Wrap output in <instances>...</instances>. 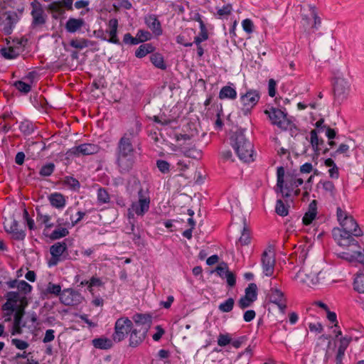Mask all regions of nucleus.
Segmentation results:
<instances>
[{
  "instance_id": "obj_1",
  "label": "nucleus",
  "mask_w": 364,
  "mask_h": 364,
  "mask_svg": "<svg viewBox=\"0 0 364 364\" xmlns=\"http://www.w3.org/2000/svg\"><path fill=\"white\" fill-rule=\"evenodd\" d=\"M337 220L341 228H335L332 235L338 245L341 247H356L358 241L354 237L363 235V231L352 215L338 207L336 209Z\"/></svg>"
},
{
  "instance_id": "obj_2",
  "label": "nucleus",
  "mask_w": 364,
  "mask_h": 364,
  "mask_svg": "<svg viewBox=\"0 0 364 364\" xmlns=\"http://www.w3.org/2000/svg\"><path fill=\"white\" fill-rule=\"evenodd\" d=\"M17 291H8L5 295L6 302L2 306L4 317L7 318H23L25 309L28 306L26 294L32 290V287L24 280H19Z\"/></svg>"
},
{
  "instance_id": "obj_3",
  "label": "nucleus",
  "mask_w": 364,
  "mask_h": 364,
  "mask_svg": "<svg viewBox=\"0 0 364 364\" xmlns=\"http://www.w3.org/2000/svg\"><path fill=\"white\" fill-rule=\"evenodd\" d=\"M136 198L128 208L129 219H133L135 215L143 217L150 208L151 198L147 186L139 183L136 184Z\"/></svg>"
},
{
  "instance_id": "obj_4",
  "label": "nucleus",
  "mask_w": 364,
  "mask_h": 364,
  "mask_svg": "<svg viewBox=\"0 0 364 364\" xmlns=\"http://www.w3.org/2000/svg\"><path fill=\"white\" fill-rule=\"evenodd\" d=\"M231 145L241 161H253V145L245 137L243 130L235 132L230 138Z\"/></svg>"
},
{
  "instance_id": "obj_5",
  "label": "nucleus",
  "mask_w": 364,
  "mask_h": 364,
  "mask_svg": "<svg viewBox=\"0 0 364 364\" xmlns=\"http://www.w3.org/2000/svg\"><path fill=\"white\" fill-rule=\"evenodd\" d=\"M269 298V312L270 313L271 311H272L276 312V314H272V316L283 317L287 309L286 299L284 293L277 289H271Z\"/></svg>"
},
{
  "instance_id": "obj_6",
  "label": "nucleus",
  "mask_w": 364,
  "mask_h": 364,
  "mask_svg": "<svg viewBox=\"0 0 364 364\" xmlns=\"http://www.w3.org/2000/svg\"><path fill=\"white\" fill-rule=\"evenodd\" d=\"M312 268L313 267L309 266L302 267L296 274L295 277L296 279L309 287L318 284L322 272L318 271V268H316L314 270H313Z\"/></svg>"
},
{
  "instance_id": "obj_7",
  "label": "nucleus",
  "mask_w": 364,
  "mask_h": 364,
  "mask_svg": "<svg viewBox=\"0 0 364 364\" xmlns=\"http://www.w3.org/2000/svg\"><path fill=\"white\" fill-rule=\"evenodd\" d=\"M268 116L271 122L274 125H277L282 129H287L290 124V121L287 119V113L278 108L270 107L264 111Z\"/></svg>"
},
{
  "instance_id": "obj_8",
  "label": "nucleus",
  "mask_w": 364,
  "mask_h": 364,
  "mask_svg": "<svg viewBox=\"0 0 364 364\" xmlns=\"http://www.w3.org/2000/svg\"><path fill=\"white\" fill-rule=\"evenodd\" d=\"M48 10L51 12L53 18L58 19L63 17L65 11H73V0H60L53 1L48 6Z\"/></svg>"
},
{
  "instance_id": "obj_9",
  "label": "nucleus",
  "mask_w": 364,
  "mask_h": 364,
  "mask_svg": "<svg viewBox=\"0 0 364 364\" xmlns=\"http://www.w3.org/2000/svg\"><path fill=\"white\" fill-rule=\"evenodd\" d=\"M350 92L348 82L343 77H336L333 83V93L335 100L339 102L346 100Z\"/></svg>"
},
{
  "instance_id": "obj_10",
  "label": "nucleus",
  "mask_w": 364,
  "mask_h": 364,
  "mask_svg": "<svg viewBox=\"0 0 364 364\" xmlns=\"http://www.w3.org/2000/svg\"><path fill=\"white\" fill-rule=\"evenodd\" d=\"M17 22V15L14 11H6L0 14V31L5 35L12 33Z\"/></svg>"
},
{
  "instance_id": "obj_11",
  "label": "nucleus",
  "mask_w": 364,
  "mask_h": 364,
  "mask_svg": "<svg viewBox=\"0 0 364 364\" xmlns=\"http://www.w3.org/2000/svg\"><path fill=\"white\" fill-rule=\"evenodd\" d=\"M4 228L13 240H23L26 237L25 231L18 228V223L14 218L9 220L6 219L4 222Z\"/></svg>"
},
{
  "instance_id": "obj_12",
  "label": "nucleus",
  "mask_w": 364,
  "mask_h": 364,
  "mask_svg": "<svg viewBox=\"0 0 364 364\" xmlns=\"http://www.w3.org/2000/svg\"><path fill=\"white\" fill-rule=\"evenodd\" d=\"M60 301L67 306H75L80 304L83 297L80 293L72 289H65L60 294Z\"/></svg>"
},
{
  "instance_id": "obj_13",
  "label": "nucleus",
  "mask_w": 364,
  "mask_h": 364,
  "mask_svg": "<svg viewBox=\"0 0 364 364\" xmlns=\"http://www.w3.org/2000/svg\"><path fill=\"white\" fill-rule=\"evenodd\" d=\"M23 42L25 41L23 39L14 41L13 45L0 50L1 54L6 59L11 60L16 58L23 50Z\"/></svg>"
},
{
  "instance_id": "obj_14",
  "label": "nucleus",
  "mask_w": 364,
  "mask_h": 364,
  "mask_svg": "<svg viewBox=\"0 0 364 364\" xmlns=\"http://www.w3.org/2000/svg\"><path fill=\"white\" fill-rule=\"evenodd\" d=\"M132 320H117L113 340L117 342L122 341L125 336L132 331Z\"/></svg>"
},
{
  "instance_id": "obj_15",
  "label": "nucleus",
  "mask_w": 364,
  "mask_h": 364,
  "mask_svg": "<svg viewBox=\"0 0 364 364\" xmlns=\"http://www.w3.org/2000/svg\"><path fill=\"white\" fill-rule=\"evenodd\" d=\"M115 156L116 165L119 172L122 174L129 173L134 166L136 156L120 155Z\"/></svg>"
},
{
  "instance_id": "obj_16",
  "label": "nucleus",
  "mask_w": 364,
  "mask_h": 364,
  "mask_svg": "<svg viewBox=\"0 0 364 364\" xmlns=\"http://www.w3.org/2000/svg\"><path fill=\"white\" fill-rule=\"evenodd\" d=\"M262 264L263 272L267 277L272 276L274 272L275 258L274 253L272 250L264 251L262 255Z\"/></svg>"
},
{
  "instance_id": "obj_17",
  "label": "nucleus",
  "mask_w": 364,
  "mask_h": 364,
  "mask_svg": "<svg viewBox=\"0 0 364 364\" xmlns=\"http://www.w3.org/2000/svg\"><path fill=\"white\" fill-rule=\"evenodd\" d=\"M31 16L33 17L32 24L34 26H41L46 23V16L44 13L42 5L37 1L31 2Z\"/></svg>"
},
{
  "instance_id": "obj_18",
  "label": "nucleus",
  "mask_w": 364,
  "mask_h": 364,
  "mask_svg": "<svg viewBox=\"0 0 364 364\" xmlns=\"http://www.w3.org/2000/svg\"><path fill=\"white\" fill-rule=\"evenodd\" d=\"M100 150V147L95 144H82L71 148L69 152L77 156L92 155L97 154Z\"/></svg>"
},
{
  "instance_id": "obj_19",
  "label": "nucleus",
  "mask_w": 364,
  "mask_h": 364,
  "mask_svg": "<svg viewBox=\"0 0 364 364\" xmlns=\"http://www.w3.org/2000/svg\"><path fill=\"white\" fill-rule=\"evenodd\" d=\"M115 155L135 156V149L127 137H121L117 143Z\"/></svg>"
},
{
  "instance_id": "obj_20",
  "label": "nucleus",
  "mask_w": 364,
  "mask_h": 364,
  "mask_svg": "<svg viewBox=\"0 0 364 364\" xmlns=\"http://www.w3.org/2000/svg\"><path fill=\"white\" fill-rule=\"evenodd\" d=\"M260 95L258 91L250 90L240 97L242 105L247 109H252L259 102Z\"/></svg>"
},
{
  "instance_id": "obj_21",
  "label": "nucleus",
  "mask_w": 364,
  "mask_h": 364,
  "mask_svg": "<svg viewBox=\"0 0 364 364\" xmlns=\"http://www.w3.org/2000/svg\"><path fill=\"white\" fill-rule=\"evenodd\" d=\"M144 23L146 26L156 36L162 34L161 25L155 14H147L144 17Z\"/></svg>"
},
{
  "instance_id": "obj_22",
  "label": "nucleus",
  "mask_w": 364,
  "mask_h": 364,
  "mask_svg": "<svg viewBox=\"0 0 364 364\" xmlns=\"http://www.w3.org/2000/svg\"><path fill=\"white\" fill-rule=\"evenodd\" d=\"M118 25V20L117 18H112L108 22V29L106 31L110 37L107 41L117 45L120 44V41L117 37ZM101 38L102 40L107 41L106 38Z\"/></svg>"
},
{
  "instance_id": "obj_23",
  "label": "nucleus",
  "mask_w": 364,
  "mask_h": 364,
  "mask_svg": "<svg viewBox=\"0 0 364 364\" xmlns=\"http://www.w3.org/2000/svg\"><path fill=\"white\" fill-rule=\"evenodd\" d=\"M326 127L327 126H323L322 127L316 128L315 129H312L310 132L311 144L316 154H319V151L321 150L320 146L323 144V140L318 139V134L326 131Z\"/></svg>"
},
{
  "instance_id": "obj_24",
  "label": "nucleus",
  "mask_w": 364,
  "mask_h": 364,
  "mask_svg": "<svg viewBox=\"0 0 364 364\" xmlns=\"http://www.w3.org/2000/svg\"><path fill=\"white\" fill-rule=\"evenodd\" d=\"M179 149L181 152L186 157L193 159H200L202 157V151L197 149L195 145L188 146L181 144Z\"/></svg>"
},
{
  "instance_id": "obj_25",
  "label": "nucleus",
  "mask_w": 364,
  "mask_h": 364,
  "mask_svg": "<svg viewBox=\"0 0 364 364\" xmlns=\"http://www.w3.org/2000/svg\"><path fill=\"white\" fill-rule=\"evenodd\" d=\"M130 338H129V345L132 347L138 346L144 339L145 335L146 333V329L143 330H136L134 329L131 331Z\"/></svg>"
},
{
  "instance_id": "obj_26",
  "label": "nucleus",
  "mask_w": 364,
  "mask_h": 364,
  "mask_svg": "<svg viewBox=\"0 0 364 364\" xmlns=\"http://www.w3.org/2000/svg\"><path fill=\"white\" fill-rule=\"evenodd\" d=\"M85 24L82 18H70L65 26V30L70 33H74L80 30Z\"/></svg>"
},
{
  "instance_id": "obj_27",
  "label": "nucleus",
  "mask_w": 364,
  "mask_h": 364,
  "mask_svg": "<svg viewBox=\"0 0 364 364\" xmlns=\"http://www.w3.org/2000/svg\"><path fill=\"white\" fill-rule=\"evenodd\" d=\"M48 200L50 205L57 209H63L66 204L64 196L60 193H53L49 195Z\"/></svg>"
},
{
  "instance_id": "obj_28",
  "label": "nucleus",
  "mask_w": 364,
  "mask_h": 364,
  "mask_svg": "<svg viewBox=\"0 0 364 364\" xmlns=\"http://www.w3.org/2000/svg\"><path fill=\"white\" fill-rule=\"evenodd\" d=\"M67 250V245L65 242H56L50 247V253L53 257H59L66 259L67 256L65 252Z\"/></svg>"
},
{
  "instance_id": "obj_29",
  "label": "nucleus",
  "mask_w": 364,
  "mask_h": 364,
  "mask_svg": "<svg viewBox=\"0 0 364 364\" xmlns=\"http://www.w3.org/2000/svg\"><path fill=\"white\" fill-rule=\"evenodd\" d=\"M331 344V341H330L329 338L325 336H321L316 342V350L317 352L326 351V360H328L330 356L328 353V349L329 348Z\"/></svg>"
},
{
  "instance_id": "obj_30",
  "label": "nucleus",
  "mask_w": 364,
  "mask_h": 364,
  "mask_svg": "<svg viewBox=\"0 0 364 364\" xmlns=\"http://www.w3.org/2000/svg\"><path fill=\"white\" fill-rule=\"evenodd\" d=\"M309 247L306 245H299L296 250L294 252L296 262L299 264L306 266L305 261L308 255Z\"/></svg>"
},
{
  "instance_id": "obj_31",
  "label": "nucleus",
  "mask_w": 364,
  "mask_h": 364,
  "mask_svg": "<svg viewBox=\"0 0 364 364\" xmlns=\"http://www.w3.org/2000/svg\"><path fill=\"white\" fill-rule=\"evenodd\" d=\"M36 220L45 225L47 229H50L54 226V224L50 223L51 217L47 213H44L43 210L39 208H36Z\"/></svg>"
},
{
  "instance_id": "obj_32",
  "label": "nucleus",
  "mask_w": 364,
  "mask_h": 364,
  "mask_svg": "<svg viewBox=\"0 0 364 364\" xmlns=\"http://www.w3.org/2000/svg\"><path fill=\"white\" fill-rule=\"evenodd\" d=\"M236 97L237 92L235 89L228 85L223 87L219 92V98L220 100H235Z\"/></svg>"
},
{
  "instance_id": "obj_33",
  "label": "nucleus",
  "mask_w": 364,
  "mask_h": 364,
  "mask_svg": "<svg viewBox=\"0 0 364 364\" xmlns=\"http://www.w3.org/2000/svg\"><path fill=\"white\" fill-rule=\"evenodd\" d=\"M316 201L313 200L309 205V210L307 213H305L303 217V223L304 225H309L313 220L316 218Z\"/></svg>"
},
{
  "instance_id": "obj_34",
  "label": "nucleus",
  "mask_w": 364,
  "mask_h": 364,
  "mask_svg": "<svg viewBox=\"0 0 364 364\" xmlns=\"http://www.w3.org/2000/svg\"><path fill=\"white\" fill-rule=\"evenodd\" d=\"M353 285L355 291L364 294V269L355 274Z\"/></svg>"
},
{
  "instance_id": "obj_35",
  "label": "nucleus",
  "mask_w": 364,
  "mask_h": 364,
  "mask_svg": "<svg viewBox=\"0 0 364 364\" xmlns=\"http://www.w3.org/2000/svg\"><path fill=\"white\" fill-rule=\"evenodd\" d=\"M350 250L351 255L350 259H354L363 264H364V248L360 250V248L357 245L356 247H350Z\"/></svg>"
},
{
  "instance_id": "obj_36",
  "label": "nucleus",
  "mask_w": 364,
  "mask_h": 364,
  "mask_svg": "<svg viewBox=\"0 0 364 364\" xmlns=\"http://www.w3.org/2000/svg\"><path fill=\"white\" fill-rule=\"evenodd\" d=\"M303 179L300 178H296L293 175H287L286 188L288 191H293L294 188L299 187L303 183Z\"/></svg>"
},
{
  "instance_id": "obj_37",
  "label": "nucleus",
  "mask_w": 364,
  "mask_h": 364,
  "mask_svg": "<svg viewBox=\"0 0 364 364\" xmlns=\"http://www.w3.org/2000/svg\"><path fill=\"white\" fill-rule=\"evenodd\" d=\"M316 306L320 308L318 316H326V318H336V314L329 310L328 306L321 301L316 302Z\"/></svg>"
},
{
  "instance_id": "obj_38",
  "label": "nucleus",
  "mask_w": 364,
  "mask_h": 364,
  "mask_svg": "<svg viewBox=\"0 0 364 364\" xmlns=\"http://www.w3.org/2000/svg\"><path fill=\"white\" fill-rule=\"evenodd\" d=\"M92 344L96 348L109 349L112 346V341L109 338H98L92 340Z\"/></svg>"
},
{
  "instance_id": "obj_39",
  "label": "nucleus",
  "mask_w": 364,
  "mask_h": 364,
  "mask_svg": "<svg viewBox=\"0 0 364 364\" xmlns=\"http://www.w3.org/2000/svg\"><path fill=\"white\" fill-rule=\"evenodd\" d=\"M154 50V46L151 43H144L141 45L136 50L135 55L139 58L146 56L147 54Z\"/></svg>"
},
{
  "instance_id": "obj_40",
  "label": "nucleus",
  "mask_w": 364,
  "mask_h": 364,
  "mask_svg": "<svg viewBox=\"0 0 364 364\" xmlns=\"http://www.w3.org/2000/svg\"><path fill=\"white\" fill-rule=\"evenodd\" d=\"M308 6L309 9L310 14L314 19V23L311 26V32H314L315 31L318 30L321 23V21L317 14L316 7L311 4H309Z\"/></svg>"
},
{
  "instance_id": "obj_41",
  "label": "nucleus",
  "mask_w": 364,
  "mask_h": 364,
  "mask_svg": "<svg viewBox=\"0 0 364 364\" xmlns=\"http://www.w3.org/2000/svg\"><path fill=\"white\" fill-rule=\"evenodd\" d=\"M92 45V42L85 38H75L70 42V46L77 49H82Z\"/></svg>"
},
{
  "instance_id": "obj_42",
  "label": "nucleus",
  "mask_w": 364,
  "mask_h": 364,
  "mask_svg": "<svg viewBox=\"0 0 364 364\" xmlns=\"http://www.w3.org/2000/svg\"><path fill=\"white\" fill-rule=\"evenodd\" d=\"M251 240L250 230L245 225V219H244V227L241 233V236L238 240V243L241 245H247Z\"/></svg>"
},
{
  "instance_id": "obj_43",
  "label": "nucleus",
  "mask_w": 364,
  "mask_h": 364,
  "mask_svg": "<svg viewBox=\"0 0 364 364\" xmlns=\"http://www.w3.org/2000/svg\"><path fill=\"white\" fill-rule=\"evenodd\" d=\"M151 62L158 68L164 70L166 68L163 56L159 53H153L150 56Z\"/></svg>"
},
{
  "instance_id": "obj_44",
  "label": "nucleus",
  "mask_w": 364,
  "mask_h": 364,
  "mask_svg": "<svg viewBox=\"0 0 364 364\" xmlns=\"http://www.w3.org/2000/svg\"><path fill=\"white\" fill-rule=\"evenodd\" d=\"M257 285L255 283H251L246 288L245 296L248 297L252 301H255L257 299Z\"/></svg>"
},
{
  "instance_id": "obj_45",
  "label": "nucleus",
  "mask_w": 364,
  "mask_h": 364,
  "mask_svg": "<svg viewBox=\"0 0 364 364\" xmlns=\"http://www.w3.org/2000/svg\"><path fill=\"white\" fill-rule=\"evenodd\" d=\"M55 168V166L53 163H48L41 168L39 174L44 177L50 176L53 173Z\"/></svg>"
},
{
  "instance_id": "obj_46",
  "label": "nucleus",
  "mask_w": 364,
  "mask_h": 364,
  "mask_svg": "<svg viewBox=\"0 0 364 364\" xmlns=\"http://www.w3.org/2000/svg\"><path fill=\"white\" fill-rule=\"evenodd\" d=\"M277 186L278 188H279L280 193H283L284 183V168L282 166H279L277 168Z\"/></svg>"
},
{
  "instance_id": "obj_47",
  "label": "nucleus",
  "mask_w": 364,
  "mask_h": 364,
  "mask_svg": "<svg viewBox=\"0 0 364 364\" xmlns=\"http://www.w3.org/2000/svg\"><path fill=\"white\" fill-rule=\"evenodd\" d=\"M69 234V231L65 228H60L54 230L51 235L50 238L52 240H58L62 237L67 236Z\"/></svg>"
},
{
  "instance_id": "obj_48",
  "label": "nucleus",
  "mask_w": 364,
  "mask_h": 364,
  "mask_svg": "<svg viewBox=\"0 0 364 364\" xmlns=\"http://www.w3.org/2000/svg\"><path fill=\"white\" fill-rule=\"evenodd\" d=\"M64 183L73 191H77L80 187L78 180L72 176H66L64 179Z\"/></svg>"
},
{
  "instance_id": "obj_49",
  "label": "nucleus",
  "mask_w": 364,
  "mask_h": 364,
  "mask_svg": "<svg viewBox=\"0 0 364 364\" xmlns=\"http://www.w3.org/2000/svg\"><path fill=\"white\" fill-rule=\"evenodd\" d=\"M110 198L105 188H100L97 191V200L100 203H107Z\"/></svg>"
},
{
  "instance_id": "obj_50",
  "label": "nucleus",
  "mask_w": 364,
  "mask_h": 364,
  "mask_svg": "<svg viewBox=\"0 0 364 364\" xmlns=\"http://www.w3.org/2000/svg\"><path fill=\"white\" fill-rule=\"evenodd\" d=\"M276 213L280 215V216H286L288 215L289 211L288 208L284 204L283 201L282 200H277V204H276Z\"/></svg>"
},
{
  "instance_id": "obj_51",
  "label": "nucleus",
  "mask_w": 364,
  "mask_h": 364,
  "mask_svg": "<svg viewBox=\"0 0 364 364\" xmlns=\"http://www.w3.org/2000/svg\"><path fill=\"white\" fill-rule=\"evenodd\" d=\"M215 272L222 278L225 279V275L230 272L227 263L223 262L215 268Z\"/></svg>"
},
{
  "instance_id": "obj_52",
  "label": "nucleus",
  "mask_w": 364,
  "mask_h": 364,
  "mask_svg": "<svg viewBox=\"0 0 364 364\" xmlns=\"http://www.w3.org/2000/svg\"><path fill=\"white\" fill-rule=\"evenodd\" d=\"M234 303V299L232 298H229L225 301L221 303L218 308L223 312H229L232 309Z\"/></svg>"
},
{
  "instance_id": "obj_53",
  "label": "nucleus",
  "mask_w": 364,
  "mask_h": 364,
  "mask_svg": "<svg viewBox=\"0 0 364 364\" xmlns=\"http://www.w3.org/2000/svg\"><path fill=\"white\" fill-rule=\"evenodd\" d=\"M45 291L46 294L60 295L61 294V287L59 284L49 282Z\"/></svg>"
},
{
  "instance_id": "obj_54",
  "label": "nucleus",
  "mask_w": 364,
  "mask_h": 364,
  "mask_svg": "<svg viewBox=\"0 0 364 364\" xmlns=\"http://www.w3.org/2000/svg\"><path fill=\"white\" fill-rule=\"evenodd\" d=\"M232 5L228 4L223 6L222 8L219 9L217 11V15L220 18H227L232 12Z\"/></svg>"
},
{
  "instance_id": "obj_55",
  "label": "nucleus",
  "mask_w": 364,
  "mask_h": 364,
  "mask_svg": "<svg viewBox=\"0 0 364 364\" xmlns=\"http://www.w3.org/2000/svg\"><path fill=\"white\" fill-rule=\"evenodd\" d=\"M19 129L26 135H29L34 131L33 124L28 121L21 122Z\"/></svg>"
},
{
  "instance_id": "obj_56",
  "label": "nucleus",
  "mask_w": 364,
  "mask_h": 364,
  "mask_svg": "<svg viewBox=\"0 0 364 364\" xmlns=\"http://www.w3.org/2000/svg\"><path fill=\"white\" fill-rule=\"evenodd\" d=\"M14 85L18 90L26 94L29 92L31 88L30 84L23 82L21 80L16 81L14 83Z\"/></svg>"
},
{
  "instance_id": "obj_57",
  "label": "nucleus",
  "mask_w": 364,
  "mask_h": 364,
  "mask_svg": "<svg viewBox=\"0 0 364 364\" xmlns=\"http://www.w3.org/2000/svg\"><path fill=\"white\" fill-rule=\"evenodd\" d=\"M156 166L159 170L163 173H167L170 171V164L165 160H157Z\"/></svg>"
},
{
  "instance_id": "obj_58",
  "label": "nucleus",
  "mask_w": 364,
  "mask_h": 364,
  "mask_svg": "<svg viewBox=\"0 0 364 364\" xmlns=\"http://www.w3.org/2000/svg\"><path fill=\"white\" fill-rule=\"evenodd\" d=\"M25 326L24 320H14L12 327V334H21L22 327Z\"/></svg>"
},
{
  "instance_id": "obj_59",
  "label": "nucleus",
  "mask_w": 364,
  "mask_h": 364,
  "mask_svg": "<svg viewBox=\"0 0 364 364\" xmlns=\"http://www.w3.org/2000/svg\"><path fill=\"white\" fill-rule=\"evenodd\" d=\"M138 41H140V43L149 41L151 38V34L146 31L139 30L136 33Z\"/></svg>"
},
{
  "instance_id": "obj_60",
  "label": "nucleus",
  "mask_w": 364,
  "mask_h": 364,
  "mask_svg": "<svg viewBox=\"0 0 364 364\" xmlns=\"http://www.w3.org/2000/svg\"><path fill=\"white\" fill-rule=\"evenodd\" d=\"M123 42L125 44L137 45L140 43V41H138L137 36L133 37L129 33H127L124 36Z\"/></svg>"
},
{
  "instance_id": "obj_61",
  "label": "nucleus",
  "mask_w": 364,
  "mask_h": 364,
  "mask_svg": "<svg viewBox=\"0 0 364 364\" xmlns=\"http://www.w3.org/2000/svg\"><path fill=\"white\" fill-rule=\"evenodd\" d=\"M11 343L19 350H25L29 346L26 341L18 338H13L11 340Z\"/></svg>"
},
{
  "instance_id": "obj_62",
  "label": "nucleus",
  "mask_w": 364,
  "mask_h": 364,
  "mask_svg": "<svg viewBox=\"0 0 364 364\" xmlns=\"http://www.w3.org/2000/svg\"><path fill=\"white\" fill-rule=\"evenodd\" d=\"M231 343L230 337L227 334H220L218 338V344L220 346H225Z\"/></svg>"
},
{
  "instance_id": "obj_63",
  "label": "nucleus",
  "mask_w": 364,
  "mask_h": 364,
  "mask_svg": "<svg viewBox=\"0 0 364 364\" xmlns=\"http://www.w3.org/2000/svg\"><path fill=\"white\" fill-rule=\"evenodd\" d=\"M310 21V18L306 15H302L301 23L304 29V31L308 33H310L311 32V27H309Z\"/></svg>"
},
{
  "instance_id": "obj_64",
  "label": "nucleus",
  "mask_w": 364,
  "mask_h": 364,
  "mask_svg": "<svg viewBox=\"0 0 364 364\" xmlns=\"http://www.w3.org/2000/svg\"><path fill=\"white\" fill-rule=\"evenodd\" d=\"M242 26L245 31L251 33L253 31V23L250 19L246 18L242 21Z\"/></svg>"
}]
</instances>
